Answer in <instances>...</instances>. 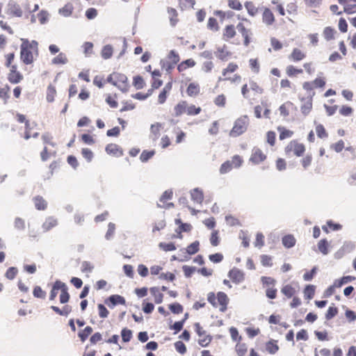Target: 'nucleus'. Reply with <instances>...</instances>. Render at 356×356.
Returning a JSON list of instances; mask_svg holds the SVG:
<instances>
[{
    "mask_svg": "<svg viewBox=\"0 0 356 356\" xmlns=\"http://www.w3.org/2000/svg\"><path fill=\"white\" fill-rule=\"evenodd\" d=\"M33 295L35 298L44 299L46 297V291L40 286H35L33 291Z\"/></svg>",
    "mask_w": 356,
    "mask_h": 356,
    "instance_id": "62",
    "label": "nucleus"
},
{
    "mask_svg": "<svg viewBox=\"0 0 356 356\" xmlns=\"http://www.w3.org/2000/svg\"><path fill=\"white\" fill-rule=\"evenodd\" d=\"M188 103L185 100L180 101L174 107V115L175 117H179L184 113H187Z\"/></svg>",
    "mask_w": 356,
    "mask_h": 356,
    "instance_id": "26",
    "label": "nucleus"
},
{
    "mask_svg": "<svg viewBox=\"0 0 356 356\" xmlns=\"http://www.w3.org/2000/svg\"><path fill=\"white\" fill-rule=\"evenodd\" d=\"M202 111V108L200 106H196L194 104H188L187 113L188 115H197Z\"/></svg>",
    "mask_w": 356,
    "mask_h": 356,
    "instance_id": "60",
    "label": "nucleus"
},
{
    "mask_svg": "<svg viewBox=\"0 0 356 356\" xmlns=\"http://www.w3.org/2000/svg\"><path fill=\"white\" fill-rule=\"evenodd\" d=\"M227 99L225 95H218L213 100L216 106L218 107H225L226 105Z\"/></svg>",
    "mask_w": 356,
    "mask_h": 356,
    "instance_id": "63",
    "label": "nucleus"
},
{
    "mask_svg": "<svg viewBox=\"0 0 356 356\" xmlns=\"http://www.w3.org/2000/svg\"><path fill=\"white\" fill-rule=\"evenodd\" d=\"M250 91H252L254 95H259L264 93V88L255 81L249 80V83L244 84L241 87V94L243 98L251 100L253 98L252 97Z\"/></svg>",
    "mask_w": 356,
    "mask_h": 356,
    "instance_id": "5",
    "label": "nucleus"
},
{
    "mask_svg": "<svg viewBox=\"0 0 356 356\" xmlns=\"http://www.w3.org/2000/svg\"><path fill=\"white\" fill-rule=\"evenodd\" d=\"M260 11L262 23L266 26H273L275 22V17L271 9L266 6H262Z\"/></svg>",
    "mask_w": 356,
    "mask_h": 356,
    "instance_id": "13",
    "label": "nucleus"
},
{
    "mask_svg": "<svg viewBox=\"0 0 356 356\" xmlns=\"http://www.w3.org/2000/svg\"><path fill=\"white\" fill-rule=\"evenodd\" d=\"M318 250L324 255H326L328 254L329 252V243L328 241L325 239V238H323V239H321L318 241Z\"/></svg>",
    "mask_w": 356,
    "mask_h": 356,
    "instance_id": "42",
    "label": "nucleus"
},
{
    "mask_svg": "<svg viewBox=\"0 0 356 356\" xmlns=\"http://www.w3.org/2000/svg\"><path fill=\"white\" fill-rule=\"evenodd\" d=\"M267 159V154L263 150L258 147H254L252 149L249 162L252 165H257L263 163Z\"/></svg>",
    "mask_w": 356,
    "mask_h": 356,
    "instance_id": "11",
    "label": "nucleus"
},
{
    "mask_svg": "<svg viewBox=\"0 0 356 356\" xmlns=\"http://www.w3.org/2000/svg\"><path fill=\"white\" fill-rule=\"evenodd\" d=\"M266 350L270 354H272V355L275 354L279 350V346L277 343V341L270 340V341H268L266 343Z\"/></svg>",
    "mask_w": 356,
    "mask_h": 356,
    "instance_id": "43",
    "label": "nucleus"
},
{
    "mask_svg": "<svg viewBox=\"0 0 356 356\" xmlns=\"http://www.w3.org/2000/svg\"><path fill=\"white\" fill-rule=\"evenodd\" d=\"M106 81L122 90H126L128 86L127 77L122 73L113 72L108 76Z\"/></svg>",
    "mask_w": 356,
    "mask_h": 356,
    "instance_id": "9",
    "label": "nucleus"
},
{
    "mask_svg": "<svg viewBox=\"0 0 356 356\" xmlns=\"http://www.w3.org/2000/svg\"><path fill=\"white\" fill-rule=\"evenodd\" d=\"M296 111V107L293 103L290 101H287L280 106L279 111L281 116L286 118L293 111Z\"/></svg>",
    "mask_w": 356,
    "mask_h": 356,
    "instance_id": "17",
    "label": "nucleus"
},
{
    "mask_svg": "<svg viewBox=\"0 0 356 356\" xmlns=\"http://www.w3.org/2000/svg\"><path fill=\"white\" fill-rule=\"evenodd\" d=\"M83 54L86 56H90L93 53V44L90 42H86L83 46Z\"/></svg>",
    "mask_w": 356,
    "mask_h": 356,
    "instance_id": "64",
    "label": "nucleus"
},
{
    "mask_svg": "<svg viewBox=\"0 0 356 356\" xmlns=\"http://www.w3.org/2000/svg\"><path fill=\"white\" fill-rule=\"evenodd\" d=\"M296 238L293 235H286L282 238V243L286 248H292L296 244Z\"/></svg>",
    "mask_w": 356,
    "mask_h": 356,
    "instance_id": "44",
    "label": "nucleus"
},
{
    "mask_svg": "<svg viewBox=\"0 0 356 356\" xmlns=\"http://www.w3.org/2000/svg\"><path fill=\"white\" fill-rule=\"evenodd\" d=\"M235 350L238 356H245L248 351V347L244 343H238L235 346Z\"/></svg>",
    "mask_w": 356,
    "mask_h": 356,
    "instance_id": "58",
    "label": "nucleus"
},
{
    "mask_svg": "<svg viewBox=\"0 0 356 356\" xmlns=\"http://www.w3.org/2000/svg\"><path fill=\"white\" fill-rule=\"evenodd\" d=\"M337 35V30L332 26H325L323 30V36L327 42L335 40Z\"/></svg>",
    "mask_w": 356,
    "mask_h": 356,
    "instance_id": "23",
    "label": "nucleus"
},
{
    "mask_svg": "<svg viewBox=\"0 0 356 356\" xmlns=\"http://www.w3.org/2000/svg\"><path fill=\"white\" fill-rule=\"evenodd\" d=\"M200 92V88L197 83H191L186 88V94L188 96L193 97L197 96Z\"/></svg>",
    "mask_w": 356,
    "mask_h": 356,
    "instance_id": "31",
    "label": "nucleus"
},
{
    "mask_svg": "<svg viewBox=\"0 0 356 356\" xmlns=\"http://www.w3.org/2000/svg\"><path fill=\"white\" fill-rule=\"evenodd\" d=\"M306 57L307 53L299 48H293L289 56V60L294 63L300 62Z\"/></svg>",
    "mask_w": 356,
    "mask_h": 356,
    "instance_id": "19",
    "label": "nucleus"
},
{
    "mask_svg": "<svg viewBox=\"0 0 356 356\" xmlns=\"http://www.w3.org/2000/svg\"><path fill=\"white\" fill-rule=\"evenodd\" d=\"M56 89L55 86L52 84H49L47 88L46 92V99L47 101L49 103H51L54 101L55 97L56 96Z\"/></svg>",
    "mask_w": 356,
    "mask_h": 356,
    "instance_id": "37",
    "label": "nucleus"
},
{
    "mask_svg": "<svg viewBox=\"0 0 356 356\" xmlns=\"http://www.w3.org/2000/svg\"><path fill=\"white\" fill-rule=\"evenodd\" d=\"M41 138L43 142L44 146H51L53 147H56V143L54 141V138L49 133H45L42 134Z\"/></svg>",
    "mask_w": 356,
    "mask_h": 356,
    "instance_id": "40",
    "label": "nucleus"
},
{
    "mask_svg": "<svg viewBox=\"0 0 356 356\" xmlns=\"http://www.w3.org/2000/svg\"><path fill=\"white\" fill-rule=\"evenodd\" d=\"M210 243L212 246H218L220 244V238L219 236V231L217 229H213L211 234V236L209 238Z\"/></svg>",
    "mask_w": 356,
    "mask_h": 356,
    "instance_id": "50",
    "label": "nucleus"
},
{
    "mask_svg": "<svg viewBox=\"0 0 356 356\" xmlns=\"http://www.w3.org/2000/svg\"><path fill=\"white\" fill-rule=\"evenodd\" d=\"M176 225H179V226L176 229V232L177 234H181L182 232H189L192 229V226L188 223H183L181 219L175 220Z\"/></svg>",
    "mask_w": 356,
    "mask_h": 356,
    "instance_id": "35",
    "label": "nucleus"
},
{
    "mask_svg": "<svg viewBox=\"0 0 356 356\" xmlns=\"http://www.w3.org/2000/svg\"><path fill=\"white\" fill-rule=\"evenodd\" d=\"M172 88V82H168L165 84L163 90L161 91V92L159 95L158 97V102L159 104H163L167 99V96L168 93L170 92Z\"/></svg>",
    "mask_w": 356,
    "mask_h": 356,
    "instance_id": "27",
    "label": "nucleus"
},
{
    "mask_svg": "<svg viewBox=\"0 0 356 356\" xmlns=\"http://www.w3.org/2000/svg\"><path fill=\"white\" fill-rule=\"evenodd\" d=\"M168 58L172 62V65H170L169 68L171 69L175 65L177 64L180 60V57L178 53L175 50H170Z\"/></svg>",
    "mask_w": 356,
    "mask_h": 356,
    "instance_id": "47",
    "label": "nucleus"
},
{
    "mask_svg": "<svg viewBox=\"0 0 356 356\" xmlns=\"http://www.w3.org/2000/svg\"><path fill=\"white\" fill-rule=\"evenodd\" d=\"M200 250V242L198 241H195L188 245L186 249L181 250L185 254L184 255V258L181 259V261H188L191 259L190 256L192 254H195Z\"/></svg>",
    "mask_w": 356,
    "mask_h": 356,
    "instance_id": "16",
    "label": "nucleus"
},
{
    "mask_svg": "<svg viewBox=\"0 0 356 356\" xmlns=\"http://www.w3.org/2000/svg\"><path fill=\"white\" fill-rule=\"evenodd\" d=\"M10 88L8 85H5L3 87H0V99L3 100L4 104L8 102L9 99V92Z\"/></svg>",
    "mask_w": 356,
    "mask_h": 356,
    "instance_id": "51",
    "label": "nucleus"
},
{
    "mask_svg": "<svg viewBox=\"0 0 356 356\" xmlns=\"http://www.w3.org/2000/svg\"><path fill=\"white\" fill-rule=\"evenodd\" d=\"M249 65L254 74H257L260 72V64L258 58H250L249 60Z\"/></svg>",
    "mask_w": 356,
    "mask_h": 356,
    "instance_id": "46",
    "label": "nucleus"
},
{
    "mask_svg": "<svg viewBox=\"0 0 356 356\" xmlns=\"http://www.w3.org/2000/svg\"><path fill=\"white\" fill-rule=\"evenodd\" d=\"M355 280V277L353 276L348 275L341 277V279L336 280L334 281V286L337 287H341L342 285L350 282Z\"/></svg>",
    "mask_w": 356,
    "mask_h": 356,
    "instance_id": "53",
    "label": "nucleus"
},
{
    "mask_svg": "<svg viewBox=\"0 0 356 356\" xmlns=\"http://www.w3.org/2000/svg\"><path fill=\"white\" fill-rule=\"evenodd\" d=\"M250 124L248 115H242L234 122V126L229 132L231 137H238L245 133Z\"/></svg>",
    "mask_w": 356,
    "mask_h": 356,
    "instance_id": "7",
    "label": "nucleus"
},
{
    "mask_svg": "<svg viewBox=\"0 0 356 356\" xmlns=\"http://www.w3.org/2000/svg\"><path fill=\"white\" fill-rule=\"evenodd\" d=\"M20 60L25 65H33L39 55L38 42L26 38L21 39Z\"/></svg>",
    "mask_w": 356,
    "mask_h": 356,
    "instance_id": "1",
    "label": "nucleus"
},
{
    "mask_svg": "<svg viewBox=\"0 0 356 356\" xmlns=\"http://www.w3.org/2000/svg\"><path fill=\"white\" fill-rule=\"evenodd\" d=\"M168 13L169 15L170 24L175 26L179 22L177 11L175 8H169L168 9Z\"/></svg>",
    "mask_w": 356,
    "mask_h": 356,
    "instance_id": "41",
    "label": "nucleus"
},
{
    "mask_svg": "<svg viewBox=\"0 0 356 356\" xmlns=\"http://www.w3.org/2000/svg\"><path fill=\"white\" fill-rule=\"evenodd\" d=\"M286 74L289 77H296L303 73V69L297 67L293 65H289L286 67Z\"/></svg>",
    "mask_w": 356,
    "mask_h": 356,
    "instance_id": "28",
    "label": "nucleus"
},
{
    "mask_svg": "<svg viewBox=\"0 0 356 356\" xmlns=\"http://www.w3.org/2000/svg\"><path fill=\"white\" fill-rule=\"evenodd\" d=\"M236 35V27L234 24H228L222 31V38L226 42L230 41Z\"/></svg>",
    "mask_w": 356,
    "mask_h": 356,
    "instance_id": "20",
    "label": "nucleus"
},
{
    "mask_svg": "<svg viewBox=\"0 0 356 356\" xmlns=\"http://www.w3.org/2000/svg\"><path fill=\"white\" fill-rule=\"evenodd\" d=\"M56 152L55 151H51L49 149V147L44 145L43 149L40 152V157L42 161H46L48 160L51 156H55Z\"/></svg>",
    "mask_w": 356,
    "mask_h": 356,
    "instance_id": "48",
    "label": "nucleus"
},
{
    "mask_svg": "<svg viewBox=\"0 0 356 356\" xmlns=\"http://www.w3.org/2000/svg\"><path fill=\"white\" fill-rule=\"evenodd\" d=\"M316 135L321 139L327 138L328 137V133L325 130L324 126L321 124H318L315 127Z\"/></svg>",
    "mask_w": 356,
    "mask_h": 356,
    "instance_id": "52",
    "label": "nucleus"
},
{
    "mask_svg": "<svg viewBox=\"0 0 356 356\" xmlns=\"http://www.w3.org/2000/svg\"><path fill=\"white\" fill-rule=\"evenodd\" d=\"M244 6L248 15L251 17L256 16L260 10V8L257 7L252 1L245 2Z\"/></svg>",
    "mask_w": 356,
    "mask_h": 356,
    "instance_id": "33",
    "label": "nucleus"
},
{
    "mask_svg": "<svg viewBox=\"0 0 356 356\" xmlns=\"http://www.w3.org/2000/svg\"><path fill=\"white\" fill-rule=\"evenodd\" d=\"M191 196L192 200L197 204H202L204 200L203 191L198 188L191 191Z\"/></svg>",
    "mask_w": 356,
    "mask_h": 356,
    "instance_id": "32",
    "label": "nucleus"
},
{
    "mask_svg": "<svg viewBox=\"0 0 356 356\" xmlns=\"http://www.w3.org/2000/svg\"><path fill=\"white\" fill-rule=\"evenodd\" d=\"M195 65L196 62L193 58H188L177 65V70L179 72H183L188 68L193 67Z\"/></svg>",
    "mask_w": 356,
    "mask_h": 356,
    "instance_id": "29",
    "label": "nucleus"
},
{
    "mask_svg": "<svg viewBox=\"0 0 356 356\" xmlns=\"http://www.w3.org/2000/svg\"><path fill=\"white\" fill-rule=\"evenodd\" d=\"M313 163V156L311 153L304 154L300 160V164L303 170H308Z\"/></svg>",
    "mask_w": 356,
    "mask_h": 356,
    "instance_id": "25",
    "label": "nucleus"
},
{
    "mask_svg": "<svg viewBox=\"0 0 356 356\" xmlns=\"http://www.w3.org/2000/svg\"><path fill=\"white\" fill-rule=\"evenodd\" d=\"M236 29H238V32L241 34L242 37L243 38V44L245 47H248L250 43V35L251 34V31L250 29H247L245 25L239 22L236 25Z\"/></svg>",
    "mask_w": 356,
    "mask_h": 356,
    "instance_id": "21",
    "label": "nucleus"
},
{
    "mask_svg": "<svg viewBox=\"0 0 356 356\" xmlns=\"http://www.w3.org/2000/svg\"><path fill=\"white\" fill-rule=\"evenodd\" d=\"M228 275L230 280L236 284L241 283L245 280L244 273L241 270L236 268L230 270L229 271Z\"/></svg>",
    "mask_w": 356,
    "mask_h": 356,
    "instance_id": "22",
    "label": "nucleus"
},
{
    "mask_svg": "<svg viewBox=\"0 0 356 356\" xmlns=\"http://www.w3.org/2000/svg\"><path fill=\"white\" fill-rule=\"evenodd\" d=\"M284 154L287 157H291L292 156L300 157L305 154L306 152V146L304 143L294 139L287 143L284 147Z\"/></svg>",
    "mask_w": 356,
    "mask_h": 356,
    "instance_id": "4",
    "label": "nucleus"
},
{
    "mask_svg": "<svg viewBox=\"0 0 356 356\" xmlns=\"http://www.w3.org/2000/svg\"><path fill=\"white\" fill-rule=\"evenodd\" d=\"M281 292L287 298H291L292 297H293L296 295V290L291 284H286L282 287Z\"/></svg>",
    "mask_w": 356,
    "mask_h": 356,
    "instance_id": "36",
    "label": "nucleus"
},
{
    "mask_svg": "<svg viewBox=\"0 0 356 356\" xmlns=\"http://www.w3.org/2000/svg\"><path fill=\"white\" fill-rule=\"evenodd\" d=\"M15 58V54L14 52L8 53L5 55V66L8 68H10L12 66H16V64H14V60Z\"/></svg>",
    "mask_w": 356,
    "mask_h": 356,
    "instance_id": "59",
    "label": "nucleus"
},
{
    "mask_svg": "<svg viewBox=\"0 0 356 356\" xmlns=\"http://www.w3.org/2000/svg\"><path fill=\"white\" fill-rule=\"evenodd\" d=\"M133 85L137 90H140L145 87V82L142 76H136L134 77Z\"/></svg>",
    "mask_w": 356,
    "mask_h": 356,
    "instance_id": "61",
    "label": "nucleus"
},
{
    "mask_svg": "<svg viewBox=\"0 0 356 356\" xmlns=\"http://www.w3.org/2000/svg\"><path fill=\"white\" fill-rule=\"evenodd\" d=\"M163 85V81L159 78H152L151 89L148 90L147 95H151L154 90L159 88Z\"/></svg>",
    "mask_w": 356,
    "mask_h": 356,
    "instance_id": "54",
    "label": "nucleus"
},
{
    "mask_svg": "<svg viewBox=\"0 0 356 356\" xmlns=\"http://www.w3.org/2000/svg\"><path fill=\"white\" fill-rule=\"evenodd\" d=\"M194 328L195 332L199 337V339L197 341L198 344L202 347L208 346L213 339L211 335L207 333V331L203 329L200 323H195L194 324Z\"/></svg>",
    "mask_w": 356,
    "mask_h": 356,
    "instance_id": "10",
    "label": "nucleus"
},
{
    "mask_svg": "<svg viewBox=\"0 0 356 356\" xmlns=\"http://www.w3.org/2000/svg\"><path fill=\"white\" fill-rule=\"evenodd\" d=\"M106 152L115 157H120L124 154L122 148L115 143H109L105 147Z\"/></svg>",
    "mask_w": 356,
    "mask_h": 356,
    "instance_id": "18",
    "label": "nucleus"
},
{
    "mask_svg": "<svg viewBox=\"0 0 356 356\" xmlns=\"http://www.w3.org/2000/svg\"><path fill=\"white\" fill-rule=\"evenodd\" d=\"M92 327L90 326H86L83 330H81L78 333V336L80 338V340L82 342H84L88 339V337L92 334Z\"/></svg>",
    "mask_w": 356,
    "mask_h": 356,
    "instance_id": "45",
    "label": "nucleus"
},
{
    "mask_svg": "<svg viewBox=\"0 0 356 356\" xmlns=\"http://www.w3.org/2000/svg\"><path fill=\"white\" fill-rule=\"evenodd\" d=\"M58 225V220L53 216L47 217L42 225L44 232H47Z\"/></svg>",
    "mask_w": 356,
    "mask_h": 356,
    "instance_id": "24",
    "label": "nucleus"
},
{
    "mask_svg": "<svg viewBox=\"0 0 356 356\" xmlns=\"http://www.w3.org/2000/svg\"><path fill=\"white\" fill-rule=\"evenodd\" d=\"M33 201L37 210L43 211L47 208V202L40 195L34 197Z\"/></svg>",
    "mask_w": 356,
    "mask_h": 356,
    "instance_id": "30",
    "label": "nucleus"
},
{
    "mask_svg": "<svg viewBox=\"0 0 356 356\" xmlns=\"http://www.w3.org/2000/svg\"><path fill=\"white\" fill-rule=\"evenodd\" d=\"M238 65L237 63L231 62L229 63L227 67L222 70V77H218V81H229L231 83L239 82L241 80V76L238 74H235L233 76H230L229 74L235 72L238 70Z\"/></svg>",
    "mask_w": 356,
    "mask_h": 356,
    "instance_id": "6",
    "label": "nucleus"
},
{
    "mask_svg": "<svg viewBox=\"0 0 356 356\" xmlns=\"http://www.w3.org/2000/svg\"><path fill=\"white\" fill-rule=\"evenodd\" d=\"M58 291H60V302L62 304L67 303L70 298V296L68 293V288L65 283L61 282L60 280H56L52 285L51 290L49 294V300H55Z\"/></svg>",
    "mask_w": 356,
    "mask_h": 356,
    "instance_id": "3",
    "label": "nucleus"
},
{
    "mask_svg": "<svg viewBox=\"0 0 356 356\" xmlns=\"http://www.w3.org/2000/svg\"><path fill=\"white\" fill-rule=\"evenodd\" d=\"M341 228V225L334 223L331 220L327 222V225H324L322 227L323 230L326 233H328L330 232V230L335 231V230H339Z\"/></svg>",
    "mask_w": 356,
    "mask_h": 356,
    "instance_id": "55",
    "label": "nucleus"
},
{
    "mask_svg": "<svg viewBox=\"0 0 356 356\" xmlns=\"http://www.w3.org/2000/svg\"><path fill=\"white\" fill-rule=\"evenodd\" d=\"M7 79L11 84H17L24 79L23 74L18 70V66H12L8 68Z\"/></svg>",
    "mask_w": 356,
    "mask_h": 356,
    "instance_id": "14",
    "label": "nucleus"
},
{
    "mask_svg": "<svg viewBox=\"0 0 356 356\" xmlns=\"http://www.w3.org/2000/svg\"><path fill=\"white\" fill-rule=\"evenodd\" d=\"M113 48L111 44H106L104 46L101 51V56L105 60L111 58L113 56Z\"/></svg>",
    "mask_w": 356,
    "mask_h": 356,
    "instance_id": "39",
    "label": "nucleus"
},
{
    "mask_svg": "<svg viewBox=\"0 0 356 356\" xmlns=\"http://www.w3.org/2000/svg\"><path fill=\"white\" fill-rule=\"evenodd\" d=\"M207 301L216 309L220 312L225 313L229 304V298L228 296L223 291L209 292L207 296Z\"/></svg>",
    "mask_w": 356,
    "mask_h": 356,
    "instance_id": "2",
    "label": "nucleus"
},
{
    "mask_svg": "<svg viewBox=\"0 0 356 356\" xmlns=\"http://www.w3.org/2000/svg\"><path fill=\"white\" fill-rule=\"evenodd\" d=\"M109 301L113 306L116 305H125L126 303L124 298L120 295H112L109 297Z\"/></svg>",
    "mask_w": 356,
    "mask_h": 356,
    "instance_id": "56",
    "label": "nucleus"
},
{
    "mask_svg": "<svg viewBox=\"0 0 356 356\" xmlns=\"http://www.w3.org/2000/svg\"><path fill=\"white\" fill-rule=\"evenodd\" d=\"M261 282L265 289L266 297L269 299L276 298L277 294V289L275 287L276 280L271 277L262 276L261 277Z\"/></svg>",
    "mask_w": 356,
    "mask_h": 356,
    "instance_id": "8",
    "label": "nucleus"
},
{
    "mask_svg": "<svg viewBox=\"0 0 356 356\" xmlns=\"http://www.w3.org/2000/svg\"><path fill=\"white\" fill-rule=\"evenodd\" d=\"M68 60L64 53L58 54L56 57L52 59V63L54 65H64L67 63Z\"/></svg>",
    "mask_w": 356,
    "mask_h": 356,
    "instance_id": "49",
    "label": "nucleus"
},
{
    "mask_svg": "<svg viewBox=\"0 0 356 356\" xmlns=\"http://www.w3.org/2000/svg\"><path fill=\"white\" fill-rule=\"evenodd\" d=\"M266 143L270 146L273 147L276 143V134L273 131H268L266 134Z\"/></svg>",
    "mask_w": 356,
    "mask_h": 356,
    "instance_id": "57",
    "label": "nucleus"
},
{
    "mask_svg": "<svg viewBox=\"0 0 356 356\" xmlns=\"http://www.w3.org/2000/svg\"><path fill=\"white\" fill-rule=\"evenodd\" d=\"M215 56L221 61L228 60L232 55L226 44L218 47L214 51Z\"/></svg>",
    "mask_w": 356,
    "mask_h": 356,
    "instance_id": "15",
    "label": "nucleus"
},
{
    "mask_svg": "<svg viewBox=\"0 0 356 356\" xmlns=\"http://www.w3.org/2000/svg\"><path fill=\"white\" fill-rule=\"evenodd\" d=\"M149 291L154 298V302L156 304H160L163 302V294L159 291V289L158 287H152Z\"/></svg>",
    "mask_w": 356,
    "mask_h": 356,
    "instance_id": "38",
    "label": "nucleus"
},
{
    "mask_svg": "<svg viewBox=\"0 0 356 356\" xmlns=\"http://www.w3.org/2000/svg\"><path fill=\"white\" fill-rule=\"evenodd\" d=\"M315 92L312 95H308L307 97H302L299 95V100L301 102L300 111L304 115H307L312 110L313 107V97Z\"/></svg>",
    "mask_w": 356,
    "mask_h": 356,
    "instance_id": "12",
    "label": "nucleus"
},
{
    "mask_svg": "<svg viewBox=\"0 0 356 356\" xmlns=\"http://www.w3.org/2000/svg\"><path fill=\"white\" fill-rule=\"evenodd\" d=\"M277 131L280 133L279 138L280 140L291 138L294 134V132L293 131L287 129L284 127L282 126H279L277 127Z\"/></svg>",
    "mask_w": 356,
    "mask_h": 356,
    "instance_id": "34",
    "label": "nucleus"
}]
</instances>
